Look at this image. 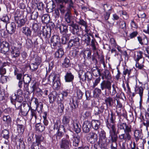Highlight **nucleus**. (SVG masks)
Masks as SVG:
<instances>
[{
	"instance_id": "obj_20",
	"label": "nucleus",
	"mask_w": 149,
	"mask_h": 149,
	"mask_svg": "<svg viewBox=\"0 0 149 149\" xmlns=\"http://www.w3.org/2000/svg\"><path fill=\"white\" fill-rule=\"evenodd\" d=\"M16 29V25L15 23L12 22L9 23L8 25V27H7L6 30L8 32L11 34H13L15 31Z\"/></svg>"
},
{
	"instance_id": "obj_5",
	"label": "nucleus",
	"mask_w": 149,
	"mask_h": 149,
	"mask_svg": "<svg viewBox=\"0 0 149 149\" xmlns=\"http://www.w3.org/2000/svg\"><path fill=\"white\" fill-rule=\"evenodd\" d=\"M50 30V29L49 28L43 26L42 30H41L40 32L41 38L42 39H45L46 41H47L48 39L50 36V34L48 33Z\"/></svg>"
},
{
	"instance_id": "obj_34",
	"label": "nucleus",
	"mask_w": 149,
	"mask_h": 149,
	"mask_svg": "<svg viewBox=\"0 0 149 149\" xmlns=\"http://www.w3.org/2000/svg\"><path fill=\"white\" fill-rule=\"evenodd\" d=\"M101 89L96 88L93 91V96L94 97L97 98L99 97L102 93Z\"/></svg>"
},
{
	"instance_id": "obj_23",
	"label": "nucleus",
	"mask_w": 149,
	"mask_h": 149,
	"mask_svg": "<svg viewBox=\"0 0 149 149\" xmlns=\"http://www.w3.org/2000/svg\"><path fill=\"white\" fill-rule=\"evenodd\" d=\"M144 88L141 86H136L135 89V91L136 93L139 94L140 97V103H141L142 101V98Z\"/></svg>"
},
{
	"instance_id": "obj_11",
	"label": "nucleus",
	"mask_w": 149,
	"mask_h": 149,
	"mask_svg": "<svg viewBox=\"0 0 149 149\" xmlns=\"http://www.w3.org/2000/svg\"><path fill=\"white\" fill-rule=\"evenodd\" d=\"M22 94V90L20 89H19L17 90L16 93H15L14 95H13L11 96L10 98L12 99V101L15 99L19 100L20 101L23 100Z\"/></svg>"
},
{
	"instance_id": "obj_3",
	"label": "nucleus",
	"mask_w": 149,
	"mask_h": 149,
	"mask_svg": "<svg viewBox=\"0 0 149 149\" xmlns=\"http://www.w3.org/2000/svg\"><path fill=\"white\" fill-rule=\"evenodd\" d=\"M71 143L69 135L66 134L65 138H62L60 142V148L64 149H69L71 146Z\"/></svg>"
},
{
	"instance_id": "obj_40",
	"label": "nucleus",
	"mask_w": 149,
	"mask_h": 149,
	"mask_svg": "<svg viewBox=\"0 0 149 149\" xmlns=\"http://www.w3.org/2000/svg\"><path fill=\"white\" fill-rule=\"evenodd\" d=\"M102 75L104 76L105 79L110 80L111 79V75L109 71L107 70H105L102 73Z\"/></svg>"
},
{
	"instance_id": "obj_61",
	"label": "nucleus",
	"mask_w": 149,
	"mask_h": 149,
	"mask_svg": "<svg viewBox=\"0 0 149 149\" xmlns=\"http://www.w3.org/2000/svg\"><path fill=\"white\" fill-rule=\"evenodd\" d=\"M2 119L4 122L8 123H10L11 120L10 117L8 115H3Z\"/></svg>"
},
{
	"instance_id": "obj_43",
	"label": "nucleus",
	"mask_w": 149,
	"mask_h": 149,
	"mask_svg": "<svg viewBox=\"0 0 149 149\" xmlns=\"http://www.w3.org/2000/svg\"><path fill=\"white\" fill-rule=\"evenodd\" d=\"M11 54L13 58H17L19 57L20 53L19 51H17L14 48V49H12V51H11Z\"/></svg>"
},
{
	"instance_id": "obj_2",
	"label": "nucleus",
	"mask_w": 149,
	"mask_h": 149,
	"mask_svg": "<svg viewBox=\"0 0 149 149\" xmlns=\"http://www.w3.org/2000/svg\"><path fill=\"white\" fill-rule=\"evenodd\" d=\"M90 35L84 34L82 36V40L86 44L87 46L90 45L93 52H96L97 50V49L96 46V44H97L95 39L93 38L91 39Z\"/></svg>"
},
{
	"instance_id": "obj_53",
	"label": "nucleus",
	"mask_w": 149,
	"mask_h": 149,
	"mask_svg": "<svg viewBox=\"0 0 149 149\" xmlns=\"http://www.w3.org/2000/svg\"><path fill=\"white\" fill-rule=\"evenodd\" d=\"M36 141L38 144L40 145L41 142H42L44 140V137L41 135H36Z\"/></svg>"
},
{
	"instance_id": "obj_21",
	"label": "nucleus",
	"mask_w": 149,
	"mask_h": 149,
	"mask_svg": "<svg viewBox=\"0 0 149 149\" xmlns=\"http://www.w3.org/2000/svg\"><path fill=\"white\" fill-rule=\"evenodd\" d=\"M68 25L72 27L71 32L74 34L78 35L79 31V25L73 22L70 24Z\"/></svg>"
},
{
	"instance_id": "obj_22",
	"label": "nucleus",
	"mask_w": 149,
	"mask_h": 149,
	"mask_svg": "<svg viewBox=\"0 0 149 149\" xmlns=\"http://www.w3.org/2000/svg\"><path fill=\"white\" fill-rule=\"evenodd\" d=\"M21 31L22 33L27 37H31L32 31L29 27L26 26L23 27L22 28Z\"/></svg>"
},
{
	"instance_id": "obj_42",
	"label": "nucleus",
	"mask_w": 149,
	"mask_h": 149,
	"mask_svg": "<svg viewBox=\"0 0 149 149\" xmlns=\"http://www.w3.org/2000/svg\"><path fill=\"white\" fill-rule=\"evenodd\" d=\"M36 129L37 131L42 132L44 130L45 127L40 123H38L36 124Z\"/></svg>"
},
{
	"instance_id": "obj_25",
	"label": "nucleus",
	"mask_w": 149,
	"mask_h": 149,
	"mask_svg": "<svg viewBox=\"0 0 149 149\" xmlns=\"http://www.w3.org/2000/svg\"><path fill=\"white\" fill-rule=\"evenodd\" d=\"M64 78L66 82H72L74 79V76L70 72H67L64 76Z\"/></svg>"
},
{
	"instance_id": "obj_64",
	"label": "nucleus",
	"mask_w": 149,
	"mask_h": 149,
	"mask_svg": "<svg viewBox=\"0 0 149 149\" xmlns=\"http://www.w3.org/2000/svg\"><path fill=\"white\" fill-rule=\"evenodd\" d=\"M39 144L36 142H33L32 143L29 149H39Z\"/></svg>"
},
{
	"instance_id": "obj_30",
	"label": "nucleus",
	"mask_w": 149,
	"mask_h": 149,
	"mask_svg": "<svg viewBox=\"0 0 149 149\" xmlns=\"http://www.w3.org/2000/svg\"><path fill=\"white\" fill-rule=\"evenodd\" d=\"M39 84L38 82H33L31 83V86L30 90H27L31 93L35 92V91L38 88Z\"/></svg>"
},
{
	"instance_id": "obj_12",
	"label": "nucleus",
	"mask_w": 149,
	"mask_h": 149,
	"mask_svg": "<svg viewBox=\"0 0 149 149\" xmlns=\"http://www.w3.org/2000/svg\"><path fill=\"white\" fill-rule=\"evenodd\" d=\"M23 80L24 83V90H28L29 84L31 81V77L28 74H25L23 76Z\"/></svg>"
},
{
	"instance_id": "obj_44",
	"label": "nucleus",
	"mask_w": 149,
	"mask_h": 149,
	"mask_svg": "<svg viewBox=\"0 0 149 149\" xmlns=\"http://www.w3.org/2000/svg\"><path fill=\"white\" fill-rule=\"evenodd\" d=\"M68 116H64L63 117L62 121L63 124L65 126L68 125L69 123L70 119Z\"/></svg>"
},
{
	"instance_id": "obj_15",
	"label": "nucleus",
	"mask_w": 149,
	"mask_h": 149,
	"mask_svg": "<svg viewBox=\"0 0 149 149\" xmlns=\"http://www.w3.org/2000/svg\"><path fill=\"white\" fill-rule=\"evenodd\" d=\"M110 122H109L108 120H107L106 122V126L108 128V126H110V125L114 126L116 127V125L115 124V119H116V115L113 112H111V117L110 118Z\"/></svg>"
},
{
	"instance_id": "obj_62",
	"label": "nucleus",
	"mask_w": 149,
	"mask_h": 149,
	"mask_svg": "<svg viewBox=\"0 0 149 149\" xmlns=\"http://www.w3.org/2000/svg\"><path fill=\"white\" fill-rule=\"evenodd\" d=\"M71 39L77 45L79 44L80 39L77 36H75L72 37Z\"/></svg>"
},
{
	"instance_id": "obj_54",
	"label": "nucleus",
	"mask_w": 149,
	"mask_h": 149,
	"mask_svg": "<svg viewBox=\"0 0 149 149\" xmlns=\"http://www.w3.org/2000/svg\"><path fill=\"white\" fill-rule=\"evenodd\" d=\"M36 106V110L38 113H41L42 112L43 108L42 103L41 102H40L39 104L37 105Z\"/></svg>"
},
{
	"instance_id": "obj_49",
	"label": "nucleus",
	"mask_w": 149,
	"mask_h": 149,
	"mask_svg": "<svg viewBox=\"0 0 149 149\" xmlns=\"http://www.w3.org/2000/svg\"><path fill=\"white\" fill-rule=\"evenodd\" d=\"M1 24L2 25L4 23L3 27L6 28L7 24L8 17L7 16L3 17L1 19Z\"/></svg>"
},
{
	"instance_id": "obj_56",
	"label": "nucleus",
	"mask_w": 149,
	"mask_h": 149,
	"mask_svg": "<svg viewBox=\"0 0 149 149\" xmlns=\"http://www.w3.org/2000/svg\"><path fill=\"white\" fill-rule=\"evenodd\" d=\"M76 93L77 99L79 100L81 99L83 95V93L80 89H78L77 90Z\"/></svg>"
},
{
	"instance_id": "obj_24",
	"label": "nucleus",
	"mask_w": 149,
	"mask_h": 149,
	"mask_svg": "<svg viewBox=\"0 0 149 149\" xmlns=\"http://www.w3.org/2000/svg\"><path fill=\"white\" fill-rule=\"evenodd\" d=\"M59 3H62L65 4H67L69 9L74 8V2L72 0H59Z\"/></svg>"
},
{
	"instance_id": "obj_9",
	"label": "nucleus",
	"mask_w": 149,
	"mask_h": 149,
	"mask_svg": "<svg viewBox=\"0 0 149 149\" xmlns=\"http://www.w3.org/2000/svg\"><path fill=\"white\" fill-rule=\"evenodd\" d=\"M64 18L65 22L68 24H70L74 22L73 16L70 9H68L65 13Z\"/></svg>"
},
{
	"instance_id": "obj_29",
	"label": "nucleus",
	"mask_w": 149,
	"mask_h": 149,
	"mask_svg": "<svg viewBox=\"0 0 149 149\" xmlns=\"http://www.w3.org/2000/svg\"><path fill=\"white\" fill-rule=\"evenodd\" d=\"M117 101V105L116 106V112L118 116L120 115V111L122 109L123 105L119 100L116 99Z\"/></svg>"
},
{
	"instance_id": "obj_27",
	"label": "nucleus",
	"mask_w": 149,
	"mask_h": 149,
	"mask_svg": "<svg viewBox=\"0 0 149 149\" xmlns=\"http://www.w3.org/2000/svg\"><path fill=\"white\" fill-rule=\"evenodd\" d=\"M30 111L31 117V122H33L35 123L36 122V120L37 118L36 111V110L32 109L31 107H30Z\"/></svg>"
},
{
	"instance_id": "obj_26",
	"label": "nucleus",
	"mask_w": 149,
	"mask_h": 149,
	"mask_svg": "<svg viewBox=\"0 0 149 149\" xmlns=\"http://www.w3.org/2000/svg\"><path fill=\"white\" fill-rule=\"evenodd\" d=\"M98 143V145L100 148H103L104 149H108L105 148V147L107 145V139H100L99 141L97 142Z\"/></svg>"
},
{
	"instance_id": "obj_50",
	"label": "nucleus",
	"mask_w": 149,
	"mask_h": 149,
	"mask_svg": "<svg viewBox=\"0 0 149 149\" xmlns=\"http://www.w3.org/2000/svg\"><path fill=\"white\" fill-rule=\"evenodd\" d=\"M17 145L19 146L20 148H24V141L21 139H17L16 142Z\"/></svg>"
},
{
	"instance_id": "obj_32",
	"label": "nucleus",
	"mask_w": 149,
	"mask_h": 149,
	"mask_svg": "<svg viewBox=\"0 0 149 149\" xmlns=\"http://www.w3.org/2000/svg\"><path fill=\"white\" fill-rule=\"evenodd\" d=\"M134 136L136 142L138 141L139 139L142 138L141 132L138 130H135L134 133Z\"/></svg>"
},
{
	"instance_id": "obj_14",
	"label": "nucleus",
	"mask_w": 149,
	"mask_h": 149,
	"mask_svg": "<svg viewBox=\"0 0 149 149\" xmlns=\"http://www.w3.org/2000/svg\"><path fill=\"white\" fill-rule=\"evenodd\" d=\"M92 124L88 121H86L84 123L82 126V130L84 132L87 133L89 132L91 128Z\"/></svg>"
},
{
	"instance_id": "obj_48",
	"label": "nucleus",
	"mask_w": 149,
	"mask_h": 149,
	"mask_svg": "<svg viewBox=\"0 0 149 149\" xmlns=\"http://www.w3.org/2000/svg\"><path fill=\"white\" fill-rule=\"evenodd\" d=\"M69 34L63 35L61 38V42L63 44H65L69 39Z\"/></svg>"
},
{
	"instance_id": "obj_36",
	"label": "nucleus",
	"mask_w": 149,
	"mask_h": 149,
	"mask_svg": "<svg viewBox=\"0 0 149 149\" xmlns=\"http://www.w3.org/2000/svg\"><path fill=\"white\" fill-rule=\"evenodd\" d=\"M73 130L77 133H79L81 131V126L78 123H74L73 124Z\"/></svg>"
},
{
	"instance_id": "obj_10",
	"label": "nucleus",
	"mask_w": 149,
	"mask_h": 149,
	"mask_svg": "<svg viewBox=\"0 0 149 149\" xmlns=\"http://www.w3.org/2000/svg\"><path fill=\"white\" fill-rule=\"evenodd\" d=\"M97 138L98 136L96 133L91 132L88 134L87 139L91 143H93L97 141Z\"/></svg>"
},
{
	"instance_id": "obj_47",
	"label": "nucleus",
	"mask_w": 149,
	"mask_h": 149,
	"mask_svg": "<svg viewBox=\"0 0 149 149\" xmlns=\"http://www.w3.org/2000/svg\"><path fill=\"white\" fill-rule=\"evenodd\" d=\"M80 138L79 136H75L74 137V140L73 142V145L75 147H77L79 145L80 142Z\"/></svg>"
},
{
	"instance_id": "obj_63",
	"label": "nucleus",
	"mask_w": 149,
	"mask_h": 149,
	"mask_svg": "<svg viewBox=\"0 0 149 149\" xmlns=\"http://www.w3.org/2000/svg\"><path fill=\"white\" fill-rule=\"evenodd\" d=\"M2 134H3V137L8 139L9 138L8 131L6 130H4L2 131Z\"/></svg>"
},
{
	"instance_id": "obj_41",
	"label": "nucleus",
	"mask_w": 149,
	"mask_h": 149,
	"mask_svg": "<svg viewBox=\"0 0 149 149\" xmlns=\"http://www.w3.org/2000/svg\"><path fill=\"white\" fill-rule=\"evenodd\" d=\"M65 128L63 125H61L58 130L57 136H58L61 137L63 134V132H65Z\"/></svg>"
},
{
	"instance_id": "obj_19",
	"label": "nucleus",
	"mask_w": 149,
	"mask_h": 149,
	"mask_svg": "<svg viewBox=\"0 0 149 149\" xmlns=\"http://www.w3.org/2000/svg\"><path fill=\"white\" fill-rule=\"evenodd\" d=\"M91 124H92V125H93V128L95 130L96 132L98 133L100 125L99 120H92Z\"/></svg>"
},
{
	"instance_id": "obj_59",
	"label": "nucleus",
	"mask_w": 149,
	"mask_h": 149,
	"mask_svg": "<svg viewBox=\"0 0 149 149\" xmlns=\"http://www.w3.org/2000/svg\"><path fill=\"white\" fill-rule=\"evenodd\" d=\"M68 95V93L66 91H63L61 95H59L58 98V100H59V98L60 97H62V99H60V101H62L63 100L64 97H66Z\"/></svg>"
},
{
	"instance_id": "obj_33",
	"label": "nucleus",
	"mask_w": 149,
	"mask_h": 149,
	"mask_svg": "<svg viewBox=\"0 0 149 149\" xmlns=\"http://www.w3.org/2000/svg\"><path fill=\"white\" fill-rule=\"evenodd\" d=\"M84 76L85 79H84V81L86 80L87 79V81L88 83L91 81L92 80L93 77V76L91 72L90 71H88L86 73H85L84 74Z\"/></svg>"
},
{
	"instance_id": "obj_28",
	"label": "nucleus",
	"mask_w": 149,
	"mask_h": 149,
	"mask_svg": "<svg viewBox=\"0 0 149 149\" xmlns=\"http://www.w3.org/2000/svg\"><path fill=\"white\" fill-rule=\"evenodd\" d=\"M60 32L63 35H66V34L68 32V26L64 24H61L59 28Z\"/></svg>"
},
{
	"instance_id": "obj_45",
	"label": "nucleus",
	"mask_w": 149,
	"mask_h": 149,
	"mask_svg": "<svg viewBox=\"0 0 149 149\" xmlns=\"http://www.w3.org/2000/svg\"><path fill=\"white\" fill-rule=\"evenodd\" d=\"M70 63L69 59L67 57H65L62 63L63 67L65 68H68L70 66Z\"/></svg>"
},
{
	"instance_id": "obj_57",
	"label": "nucleus",
	"mask_w": 149,
	"mask_h": 149,
	"mask_svg": "<svg viewBox=\"0 0 149 149\" xmlns=\"http://www.w3.org/2000/svg\"><path fill=\"white\" fill-rule=\"evenodd\" d=\"M18 132L20 134H22L24 131V127L22 125L17 124Z\"/></svg>"
},
{
	"instance_id": "obj_37",
	"label": "nucleus",
	"mask_w": 149,
	"mask_h": 149,
	"mask_svg": "<svg viewBox=\"0 0 149 149\" xmlns=\"http://www.w3.org/2000/svg\"><path fill=\"white\" fill-rule=\"evenodd\" d=\"M59 77V75L55 74L54 73H52L48 77V81L50 82H54L55 80L56 79V78L58 79Z\"/></svg>"
},
{
	"instance_id": "obj_39",
	"label": "nucleus",
	"mask_w": 149,
	"mask_h": 149,
	"mask_svg": "<svg viewBox=\"0 0 149 149\" xmlns=\"http://www.w3.org/2000/svg\"><path fill=\"white\" fill-rule=\"evenodd\" d=\"M72 102H71V106L72 107V111L73 112L75 111V109L77 108L78 105L77 104V100L75 101L73 99H72Z\"/></svg>"
},
{
	"instance_id": "obj_18",
	"label": "nucleus",
	"mask_w": 149,
	"mask_h": 149,
	"mask_svg": "<svg viewBox=\"0 0 149 149\" xmlns=\"http://www.w3.org/2000/svg\"><path fill=\"white\" fill-rule=\"evenodd\" d=\"M11 102L13 104L15 105L16 109H20L23 106V103H22L23 100L20 101L19 100L15 99L13 100L11 98H10Z\"/></svg>"
},
{
	"instance_id": "obj_35",
	"label": "nucleus",
	"mask_w": 149,
	"mask_h": 149,
	"mask_svg": "<svg viewBox=\"0 0 149 149\" xmlns=\"http://www.w3.org/2000/svg\"><path fill=\"white\" fill-rule=\"evenodd\" d=\"M64 54L63 50L62 48H60L55 52V56L57 58H61Z\"/></svg>"
},
{
	"instance_id": "obj_31",
	"label": "nucleus",
	"mask_w": 149,
	"mask_h": 149,
	"mask_svg": "<svg viewBox=\"0 0 149 149\" xmlns=\"http://www.w3.org/2000/svg\"><path fill=\"white\" fill-rule=\"evenodd\" d=\"M56 92L55 91H52L49 95V98L50 103H52L56 100Z\"/></svg>"
},
{
	"instance_id": "obj_55",
	"label": "nucleus",
	"mask_w": 149,
	"mask_h": 149,
	"mask_svg": "<svg viewBox=\"0 0 149 149\" xmlns=\"http://www.w3.org/2000/svg\"><path fill=\"white\" fill-rule=\"evenodd\" d=\"M119 25V28L122 29L123 31H125L126 30V23L124 21H122L120 22Z\"/></svg>"
},
{
	"instance_id": "obj_38",
	"label": "nucleus",
	"mask_w": 149,
	"mask_h": 149,
	"mask_svg": "<svg viewBox=\"0 0 149 149\" xmlns=\"http://www.w3.org/2000/svg\"><path fill=\"white\" fill-rule=\"evenodd\" d=\"M61 85L60 81L58 79V80H56L54 82L53 85V88L54 89L58 90L60 88Z\"/></svg>"
},
{
	"instance_id": "obj_58",
	"label": "nucleus",
	"mask_w": 149,
	"mask_h": 149,
	"mask_svg": "<svg viewBox=\"0 0 149 149\" xmlns=\"http://www.w3.org/2000/svg\"><path fill=\"white\" fill-rule=\"evenodd\" d=\"M38 65L37 64L34 63H31L29 65V67L32 71H33L36 70L38 69Z\"/></svg>"
},
{
	"instance_id": "obj_46",
	"label": "nucleus",
	"mask_w": 149,
	"mask_h": 149,
	"mask_svg": "<svg viewBox=\"0 0 149 149\" xmlns=\"http://www.w3.org/2000/svg\"><path fill=\"white\" fill-rule=\"evenodd\" d=\"M64 108V106L62 102L58 103V110L60 113H62L63 112Z\"/></svg>"
},
{
	"instance_id": "obj_8",
	"label": "nucleus",
	"mask_w": 149,
	"mask_h": 149,
	"mask_svg": "<svg viewBox=\"0 0 149 149\" xmlns=\"http://www.w3.org/2000/svg\"><path fill=\"white\" fill-rule=\"evenodd\" d=\"M111 83L109 81L103 80L100 84V88L102 90L107 89L111 93Z\"/></svg>"
},
{
	"instance_id": "obj_60",
	"label": "nucleus",
	"mask_w": 149,
	"mask_h": 149,
	"mask_svg": "<svg viewBox=\"0 0 149 149\" xmlns=\"http://www.w3.org/2000/svg\"><path fill=\"white\" fill-rule=\"evenodd\" d=\"M38 16V12L34 11L31 14V18L32 19H36Z\"/></svg>"
},
{
	"instance_id": "obj_7",
	"label": "nucleus",
	"mask_w": 149,
	"mask_h": 149,
	"mask_svg": "<svg viewBox=\"0 0 149 149\" xmlns=\"http://www.w3.org/2000/svg\"><path fill=\"white\" fill-rule=\"evenodd\" d=\"M51 45H53L52 48H56L57 47H59L60 42V39L59 36L54 35L52 37L51 39Z\"/></svg>"
},
{
	"instance_id": "obj_52",
	"label": "nucleus",
	"mask_w": 149,
	"mask_h": 149,
	"mask_svg": "<svg viewBox=\"0 0 149 149\" xmlns=\"http://www.w3.org/2000/svg\"><path fill=\"white\" fill-rule=\"evenodd\" d=\"M41 19L42 22L45 24L48 23L50 21L49 17L47 15H43Z\"/></svg>"
},
{
	"instance_id": "obj_4",
	"label": "nucleus",
	"mask_w": 149,
	"mask_h": 149,
	"mask_svg": "<svg viewBox=\"0 0 149 149\" xmlns=\"http://www.w3.org/2000/svg\"><path fill=\"white\" fill-rule=\"evenodd\" d=\"M108 126V128L109 130V137H111V141L113 143H114L116 144L117 143V141L118 137L117 134L116 133V129L115 127L113 126Z\"/></svg>"
},
{
	"instance_id": "obj_1",
	"label": "nucleus",
	"mask_w": 149,
	"mask_h": 149,
	"mask_svg": "<svg viewBox=\"0 0 149 149\" xmlns=\"http://www.w3.org/2000/svg\"><path fill=\"white\" fill-rule=\"evenodd\" d=\"M125 118L120 117L117 124L118 129L123 130L124 133L119 134V139L120 142L128 141L131 139L132 126L130 125H127L125 123Z\"/></svg>"
},
{
	"instance_id": "obj_17",
	"label": "nucleus",
	"mask_w": 149,
	"mask_h": 149,
	"mask_svg": "<svg viewBox=\"0 0 149 149\" xmlns=\"http://www.w3.org/2000/svg\"><path fill=\"white\" fill-rule=\"evenodd\" d=\"M30 109V107L29 106L28 104H23V106L20 109V110L22 114L24 116H26L28 114Z\"/></svg>"
},
{
	"instance_id": "obj_16",
	"label": "nucleus",
	"mask_w": 149,
	"mask_h": 149,
	"mask_svg": "<svg viewBox=\"0 0 149 149\" xmlns=\"http://www.w3.org/2000/svg\"><path fill=\"white\" fill-rule=\"evenodd\" d=\"M104 104H105L107 109L110 107H112L114 104V100L113 98L109 96L105 97L104 99Z\"/></svg>"
},
{
	"instance_id": "obj_51",
	"label": "nucleus",
	"mask_w": 149,
	"mask_h": 149,
	"mask_svg": "<svg viewBox=\"0 0 149 149\" xmlns=\"http://www.w3.org/2000/svg\"><path fill=\"white\" fill-rule=\"evenodd\" d=\"M55 5L53 2L52 3H49L47 5V8L49 12H52L53 11L55 7Z\"/></svg>"
},
{
	"instance_id": "obj_13",
	"label": "nucleus",
	"mask_w": 149,
	"mask_h": 149,
	"mask_svg": "<svg viewBox=\"0 0 149 149\" xmlns=\"http://www.w3.org/2000/svg\"><path fill=\"white\" fill-rule=\"evenodd\" d=\"M1 52L5 54L9 50V44L8 42L3 41L1 43Z\"/></svg>"
},
{
	"instance_id": "obj_6",
	"label": "nucleus",
	"mask_w": 149,
	"mask_h": 149,
	"mask_svg": "<svg viewBox=\"0 0 149 149\" xmlns=\"http://www.w3.org/2000/svg\"><path fill=\"white\" fill-rule=\"evenodd\" d=\"M15 22L17 24L18 27H21L25 23L26 21L24 19L21 14L15 15L14 16Z\"/></svg>"
}]
</instances>
